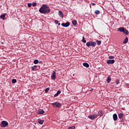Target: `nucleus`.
I'll list each match as a JSON object with an SVG mask.
<instances>
[{
	"instance_id": "f257e3e1",
	"label": "nucleus",
	"mask_w": 129,
	"mask_h": 129,
	"mask_svg": "<svg viewBox=\"0 0 129 129\" xmlns=\"http://www.w3.org/2000/svg\"><path fill=\"white\" fill-rule=\"evenodd\" d=\"M39 12L41 14H50L51 9H50V8L48 6V5L43 4L39 9Z\"/></svg>"
},
{
	"instance_id": "f03ea898",
	"label": "nucleus",
	"mask_w": 129,
	"mask_h": 129,
	"mask_svg": "<svg viewBox=\"0 0 129 129\" xmlns=\"http://www.w3.org/2000/svg\"><path fill=\"white\" fill-rule=\"evenodd\" d=\"M86 46L87 47H90V46H92V47H95V46H96V42L93 41L88 42L86 43Z\"/></svg>"
},
{
	"instance_id": "7ed1b4c3",
	"label": "nucleus",
	"mask_w": 129,
	"mask_h": 129,
	"mask_svg": "<svg viewBox=\"0 0 129 129\" xmlns=\"http://www.w3.org/2000/svg\"><path fill=\"white\" fill-rule=\"evenodd\" d=\"M0 125L1 127H6V126H8V125H9V122L7 121H2Z\"/></svg>"
},
{
	"instance_id": "20e7f679",
	"label": "nucleus",
	"mask_w": 129,
	"mask_h": 129,
	"mask_svg": "<svg viewBox=\"0 0 129 129\" xmlns=\"http://www.w3.org/2000/svg\"><path fill=\"white\" fill-rule=\"evenodd\" d=\"M52 106H53V107H55V108H59V106L62 105V104H61V103H59V102H55L54 103H52Z\"/></svg>"
},
{
	"instance_id": "39448f33",
	"label": "nucleus",
	"mask_w": 129,
	"mask_h": 129,
	"mask_svg": "<svg viewBox=\"0 0 129 129\" xmlns=\"http://www.w3.org/2000/svg\"><path fill=\"white\" fill-rule=\"evenodd\" d=\"M98 116V115L97 114H93L92 115H90L88 116V118H90V119H95Z\"/></svg>"
},
{
	"instance_id": "423d86ee",
	"label": "nucleus",
	"mask_w": 129,
	"mask_h": 129,
	"mask_svg": "<svg viewBox=\"0 0 129 129\" xmlns=\"http://www.w3.org/2000/svg\"><path fill=\"white\" fill-rule=\"evenodd\" d=\"M61 26L62 27H64L65 28H67V27H69V26H70V23L68 22L66 23H61Z\"/></svg>"
},
{
	"instance_id": "0eeeda50",
	"label": "nucleus",
	"mask_w": 129,
	"mask_h": 129,
	"mask_svg": "<svg viewBox=\"0 0 129 129\" xmlns=\"http://www.w3.org/2000/svg\"><path fill=\"white\" fill-rule=\"evenodd\" d=\"M97 115H98V116H100V117L103 116V111H102L101 110H99V112H98Z\"/></svg>"
},
{
	"instance_id": "6e6552de",
	"label": "nucleus",
	"mask_w": 129,
	"mask_h": 129,
	"mask_svg": "<svg viewBox=\"0 0 129 129\" xmlns=\"http://www.w3.org/2000/svg\"><path fill=\"white\" fill-rule=\"evenodd\" d=\"M37 113L38 114H44V113H45V111H44V110L43 109H38Z\"/></svg>"
},
{
	"instance_id": "1a4fd4ad",
	"label": "nucleus",
	"mask_w": 129,
	"mask_h": 129,
	"mask_svg": "<svg viewBox=\"0 0 129 129\" xmlns=\"http://www.w3.org/2000/svg\"><path fill=\"white\" fill-rule=\"evenodd\" d=\"M114 63V59H109L107 60V64H113Z\"/></svg>"
},
{
	"instance_id": "9d476101",
	"label": "nucleus",
	"mask_w": 129,
	"mask_h": 129,
	"mask_svg": "<svg viewBox=\"0 0 129 129\" xmlns=\"http://www.w3.org/2000/svg\"><path fill=\"white\" fill-rule=\"evenodd\" d=\"M124 29H125V28L123 27H119V28H117V31L118 32H122V33H123Z\"/></svg>"
},
{
	"instance_id": "9b49d317",
	"label": "nucleus",
	"mask_w": 129,
	"mask_h": 129,
	"mask_svg": "<svg viewBox=\"0 0 129 129\" xmlns=\"http://www.w3.org/2000/svg\"><path fill=\"white\" fill-rule=\"evenodd\" d=\"M51 78L53 79V80L56 79V73H55V72H53L52 73V75H51Z\"/></svg>"
},
{
	"instance_id": "f8f14e48",
	"label": "nucleus",
	"mask_w": 129,
	"mask_h": 129,
	"mask_svg": "<svg viewBox=\"0 0 129 129\" xmlns=\"http://www.w3.org/2000/svg\"><path fill=\"white\" fill-rule=\"evenodd\" d=\"M83 65L84 66V67H86V68H89V64H88L87 62H84Z\"/></svg>"
},
{
	"instance_id": "ddd939ff",
	"label": "nucleus",
	"mask_w": 129,
	"mask_h": 129,
	"mask_svg": "<svg viewBox=\"0 0 129 129\" xmlns=\"http://www.w3.org/2000/svg\"><path fill=\"white\" fill-rule=\"evenodd\" d=\"M113 120H117V115H116V114H114L113 115Z\"/></svg>"
},
{
	"instance_id": "4468645a",
	"label": "nucleus",
	"mask_w": 129,
	"mask_h": 129,
	"mask_svg": "<svg viewBox=\"0 0 129 129\" xmlns=\"http://www.w3.org/2000/svg\"><path fill=\"white\" fill-rule=\"evenodd\" d=\"M58 15L59 17H60L61 18H63V17H64V15L63 14V13L61 11L58 12Z\"/></svg>"
},
{
	"instance_id": "2eb2a0df",
	"label": "nucleus",
	"mask_w": 129,
	"mask_h": 129,
	"mask_svg": "<svg viewBox=\"0 0 129 129\" xmlns=\"http://www.w3.org/2000/svg\"><path fill=\"white\" fill-rule=\"evenodd\" d=\"M60 93H61V91H57V93L54 95V97H57V96H58V95L60 94Z\"/></svg>"
},
{
	"instance_id": "dca6fc26",
	"label": "nucleus",
	"mask_w": 129,
	"mask_h": 129,
	"mask_svg": "<svg viewBox=\"0 0 129 129\" xmlns=\"http://www.w3.org/2000/svg\"><path fill=\"white\" fill-rule=\"evenodd\" d=\"M38 122L40 124H43V123H44V120H41L40 119H39Z\"/></svg>"
},
{
	"instance_id": "f3484780",
	"label": "nucleus",
	"mask_w": 129,
	"mask_h": 129,
	"mask_svg": "<svg viewBox=\"0 0 129 129\" xmlns=\"http://www.w3.org/2000/svg\"><path fill=\"white\" fill-rule=\"evenodd\" d=\"M128 42V38L126 37V38H125V39L123 41V43L126 44V43H127Z\"/></svg>"
},
{
	"instance_id": "a211bd4d",
	"label": "nucleus",
	"mask_w": 129,
	"mask_h": 129,
	"mask_svg": "<svg viewBox=\"0 0 129 129\" xmlns=\"http://www.w3.org/2000/svg\"><path fill=\"white\" fill-rule=\"evenodd\" d=\"M123 33V34H125V35H128V31L127 30H126L125 29H124Z\"/></svg>"
},
{
	"instance_id": "6ab92c4d",
	"label": "nucleus",
	"mask_w": 129,
	"mask_h": 129,
	"mask_svg": "<svg viewBox=\"0 0 129 129\" xmlns=\"http://www.w3.org/2000/svg\"><path fill=\"white\" fill-rule=\"evenodd\" d=\"M0 18L2 19V20H5V18H6V14L1 15Z\"/></svg>"
},
{
	"instance_id": "aec40b11",
	"label": "nucleus",
	"mask_w": 129,
	"mask_h": 129,
	"mask_svg": "<svg viewBox=\"0 0 129 129\" xmlns=\"http://www.w3.org/2000/svg\"><path fill=\"white\" fill-rule=\"evenodd\" d=\"M72 24L74 26H76V25H77V21H76V20H73Z\"/></svg>"
},
{
	"instance_id": "412c9836",
	"label": "nucleus",
	"mask_w": 129,
	"mask_h": 129,
	"mask_svg": "<svg viewBox=\"0 0 129 129\" xmlns=\"http://www.w3.org/2000/svg\"><path fill=\"white\" fill-rule=\"evenodd\" d=\"M107 83H109V82H110V81H111V78H110V77H108L107 79L106 80Z\"/></svg>"
},
{
	"instance_id": "4be33fe9",
	"label": "nucleus",
	"mask_w": 129,
	"mask_h": 129,
	"mask_svg": "<svg viewBox=\"0 0 129 129\" xmlns=\"http://www.w3.org/2000/svg\"><path fill=\"white\" fill-rule=\"evenodd\" d=\"M118 117L119 118H122L123 117V114L122 113H120L118 114Z\"/></svg>"
},
{
	"instance_id": "5701e85b",
	"label": "nucleus",
	"mask_w": 129,
	"mask_h": 129,
	"mask_svg": "<svg viewBox=\"0 0 129 129\" xmlns=\"http://www.w3.org/2000/svg\"><path fill=\"white\" fill-rule=\"evenodd\" d=\"M95 15H99L100 14V11L99 10H96L95 11Z\"/></svg>"
},
{
	"instance_id": "b1692460",
	"label": "nucleus",
	"mask_w": 129,
	"mask_h": 129,
	"mask_svg": "<svg viewBox=\"0 0 129 129\" xmlns=\"http://www.w3.org/2000/svg\"><path fill=\"white\" fill-rule=\"evenodd\" d=\"M33 63L34 64H38V63H39V60L37 59H35L33 61Z\"/></svg>"
},
{
	"instance_id": "393cba45",
	"label": "nucleus",
	"mask_w": 129,
	"mask_h": 129,
	"mask_svg": "<svg viewBox=\"0 0 129 129\" xmlns=\"http://www.w3.org/2000/svg\"><path fill=\"white\" fill-rule=\"evenodd\" d=\"M96 43L97 45H100L101 44V41L97 40H96Z\"/></svg>"
},
{
	"instance_id": "a878e982",
	"label": "nucleus",
	"mask_w": 129,
	"mask_h": 129,
	"mask_svg": "<svg viewBox=\"0 0 129 129\" xmlns=\"http://www.w3.org/2000/svg\"><path fill=\"white\" fill-rule=\"evenodd\" d=\"M49 90H50V88L48 87L46 88L45 90V93H47V92H48V91H49Z\"/></svg>"
},
{
	"instance_id": "bb28decb",
	"label": "nucleus",
	"mask_w": 129,
	"mask_h": 129,
	"mask_svg": "<svg viewBox=\"0 0 129 129\" xmlns=\"http://www.w3.org/2000/svg\"><path fill=\"white\" fill-rule=\"evenodd\" d=\"M12 83H17V80H16V79H12Z\"/></svg>"
},
{
	"instance_id": "cd10ccee",
	"label": "nucleus",
	"mask_w": 129,
	"mask_h": 129,
	"mask_svg": "<svg viewBox=\"0 0 129 129\" xmlns=\"http://www.w3.org/2000/svg\"><path fill=\"white\" fill-rule=\"evenodd\" d=\"M82 41L83 42V43H86V40H85V38H84V37H83V39Z\"/></svg>"
},
{
	"instance_id": "c85d7f7f",
	"label": "nucleus",
	"mask_w": 129,
	"mask_h": 129,
	"mask_svg": "<svg viewBox=\"0 0 129 129\" xmlns=\"http://www.w3.org/2000/svg\"><path fill=\"white\" fill-rule=\"evenodd\" d=\"M68 129H75V126H70Z\"/></svg>"
},
{
	"instance_id": "c756f323",
	"label": "nucleus",
	"mask_w": 129,
	"mask_h": 129,
	"mask_svg": "<svg viewBox=\"0 0 129 129\" xmlns=\"http://www.w3.org/2000/svg\"><path fill=\"white\" fill-rule=\"evenodd\" d=\"M32 6L33 7H36L37 6V3H32Z\"/></svg>"
},
{
	"instance_id": "7c9ffc66",
	"label": "nucleus",
	"mask_w": 129,
	"mask_h": 129,
	"mask_svg": "<svg viewBox=\"0 0 129 129\" xmlns=\"http://www.w3.org/2000/svg\"><path fill=\"white\" fill-rule=\"evenodd\" d=\"M109 59H114V56L111 55L109 56Z\"/></svg>"
},
{
	"instance_id": "2f4dec72",
	"label": "nucleus",
	"mask_w": 129,
	"mask_h": 129,
	"mask_svg": "<svg viewBox=\"0 0 129 129\" xmlns=\"http://www.w3.org/2000/svg\"><path fill=\"white\" fill-rule=\"evenodd\" d=\"M116 84H119V81L118 80H116L115 81Z\"/></svg>"
},
{
	"instance_id": "473e14b6",
	"label": "nucleus",
	"mask_w": 129,
	"mask_h": 129,
	"mask_svg": "<svg viewBox=\"0 0 129 129\" xmlns=\"http://www.w3.org/2000/svg\"><path fill=\"white\" fill-rule=\"evenodd\" d=\"M28 8H31V7H32V4L28 3Z\"/></svg>"
},
{
	"instance_id": "72a5a7b5",
	"label": "nucleus",
	"mask_w": 129,
	"mask_h": 129,
	"mask_svg": "<svg viewBox=\"0 0 129 129\" xmlns=\"http://www.w3.org/2000/svg\"><path fill=\"white\" fill-rule=\"evenodd\" d=\"M54 23L56 25H57L58 23H59V21L58 20H55Z\"/></svg>"
},
{
	"instance_id": "f704fd0d",
	"label": "nucleus",
	"mask_w": 129,
	"mask_h": 129,
	"mask_svg": "<svg viewBox=\"0 0 129 129\" xmlns=\"http://www.w3.org/2000/svg\"><path fill=\"white\" fill-rule=\"evenodd\" d=\"M32 71H35V68L34 67H31Z\"/></svg>"
},
{
	"instance_id": "c9c22d12",
	"label": "nucleus",
	"mask_w": 129,
	"mask_h": 129,
	"mask_svg": "<svg viewBox=\"0 0 129 129\" xmlns=\"http://www.w3.org/2000/svg\"><path fill=\"white\" fill-rule=\"evenodd\" d=\"M91 5H92L93 6H95V4L94 3H92Z\"/></svg>"
},
{
	"instance_id": "e433bc0d",
	"label": "nucleus",
	"mask_w": 129,
	"mask_h": 129,
	"mask_svg": "<svg viewBox=\"0 0 129 129\" xmlns=\"http://www.w3.org/2000/svg\"><path fill=\"white\" fill-rule=\"evenodd\" d=\"M60 23H58V25L60 26Z\"/></svg>"
},
{
	"instance_id": "4c0bfd02",
	"label": "nucleus",
	"mask_w": 129,
	"mask_h": 129,
	"mask_svg": "<svg viewBox=\"0 0 129 129\" xmlns=\"http://www.w3.org/2000/svg\"><path fill=\"white\" fill-rule=\"evenodd\" d=\"M92 90H93V89H92L91 90V91H92Z\"/></svg>"
},
{
	"instance_id": "58836bf2",
	"label": "nucleus",
	"mask_w": 129,
	"mask_h": 129,
	"mask_svg": "<svg viewBox=\"0 0 129 129\" xmlns=\"http://www.w3.org/2000/svg\"><path fill=\"white\" fill-rule=\"evenodd\" d=\"M34 67H36V66H34Z\"/></svg>"
},
{
	"instance_id": "ea45409f",
	"label": "nucleus",
	"mask_w": 129,
	"mask_h": 129,
	"mask_svg": "<svg viewBox=\"0 0 129 129\" xmlns=\"http://www.w3.org/2000/svg\"><path fill=\"white\" fill-rule=\"evenodd\" d=\"M90 8H91V6H90Z\"/></svg>"
}]
</instances>
